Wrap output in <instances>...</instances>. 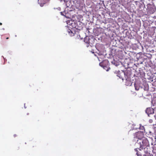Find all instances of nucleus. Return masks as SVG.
Wrapping results in <instances>:
<instances>
[{
	"label": "nucleus",
	"mask_w": 156,
	"mask_h": 156,
	"mask_svg": "<svg viewBox=\"0 0 156 156\" xmlns=\"http://www.w3.org/2000/svg\"><path fill=\"white\" fill-rule=\"evenodd\" d=\"M0 25H2V23H0Z\"/></svg>",
	"instance_id": "nucleus-10"
},
{
	"label": "nucleus",
	"mask_w": 156,
	"mask_h": 156,
	"mask_svg": "<svg viewBox=\"0 0 156 156\" xmlns=\"http://www.w3.org/2000/svg\"><path fill=\"white\" fill-rule=\"evenodd\" d=\"M9 38V37H7L6 38V39H8Z\"/></svg>",
	"instance_id": "nucleus-11"
},
{
	"label": "nucleus",
	"mask_w": 156,
	"mask_h": 156,
	"mask_svg": "<svg viewBox=\"0 0 156 156\" xmlns=\"http://www.w3.org/2000/svg\"><path fill=\"white\" fill-rule=\"evenodd\" d=\"M28 114H29V113H28L27 114V115H28Z\"/></svg>",
	"instance_id": "nucleus-14"
},
{
	"label": "nucleus",
	"mask_w": 156,
	"mask_h": 156,
	"mask_svg": "<svg viewBox=\"0 0 156 156\" xmlns=\"http://www.w3.org/2000/svg\"><path fill=\"white\" fill-rule=\"evenodd\" d=\"M135 89L136 90H139V88L138 87L136 86L135 85Z\"/></svg>",
	"instance_id": "nucleus-6"
},
{
	"label": "nucleus",
	"mask_w": 156,
	"mask_h": 156,
	"mask_svg": "<svg viewBox=\"0 0 156 156\" xmlns=\"http://www.w3.org/2000/svg\"><path fill=\"white\" fill-rule=\"evenodd\" d=\"M84 42L87 44H89L90 43L89 37H85L84 39Z\"/></svg>",
	"instance_id": "nucleus-4"
},
{
	"label": "nucleus",
	"mask_w": 156,
	"mask_h": 156,
	"mask_svg": "<svg viewBox=\"0 0 156 156\" xmlns=\"http://www.w3.org/2000/svg\"><path fill=\"white\" fill-rule=\"evenodd\" d=\"M154 112V110L151 108H148L146 110V112L149 116V115L153 114Z\"/></svg>",
	"instance_id": "nucleus-2"
},
{
	"label": "nucleus",
	"mask_w": 156,
	"mask_h": 156,
	"mask_svg": "<svg viewBox=\"0 0 156 156\" xmlns=\"http://www.w3.org/2000/svg\"><path fill=\"white\" fill-rule=\"evenodd\" d=\"M139 133H137V135H138V134H139Z\"/></svg>",
	"instance_id": "nucleus-13"
},
{
	"label": "nucleus",
	"mask_w": 156,
	"mask_h": 156,
	"mask_svg": "<svg viewBox=\"0 0 156 156\" xmlns=\"http://www.w3.org/2000/svg\"><path fill=\"white\" fill-rule=\"evenodd\" d=\"M102 64L103 65V67L104 69H105L107 71L109 70V69H110V67H107V66H105L104 65V62L103 63H100V65L101 66Z\"/></svg>",
	"instance_id": "nucleus-3"
},
{
	"label": "nucleus",
	"mask_w": 156,
	"mask_h": 156,
	"mask_svg": "<svg viewBox=\"0 0 156 156\" xmlns=\"http://www.w3.org/2000/svg\"><path fill=\"white\" fill-rule=\"evenodd\" d=\"M156 29V27H152L151 28V31H152L153 34H154L155 32V31Z\"/></svg>",
	"instance_id": "nucleus-5"
},
{
	"label": "nucleus",
	"mask_w": 156,
	"mask_h": 156,
	"mask_svg": "<svg viewBox=\"0 0 156 156\" xmlns=\"http://www.w3.org/2000/svg\"><path fill=\"white\" fill-rule=\"evenodd\" d=\"M143 156H146V155H145H145H143Z\"/></svg>",
	"instance_id": "nucleus-12"
},
{
	"label": "nucleus",
	"mask_w": 156,
	"mask_h": 156,
	"mask_svg": "<svg viewBox=\"0 0 156 156\" xmlns=\"http://www.w3.org/2000/svg\"><path fill=\"white\" fill-rule=\"evenodd\" d=\"M140 143V147L141 148H145L149 144L148 141L147 139H143L142 141V144Z\"/></svg>",
	"instance_id": "nucleus-1"
},
{
	"label": "nucleus",
	"mask_w": 156,
	"mask_h": 156,
	"mask_svg": "<svg viewBox=\"0 0 156 156\" xmlns=\"http://www.w3.org/2000/svg\"><path fill=\"white\" fill-rule=\"evenodd\" d=\"M68 32H69V33H70V32H71L72 33V32L71 30H69V31Z\"/></svg>",
	"instance_id": "nucleus-7"
},
{
	"label": "nucleus",
	"mask_w": 156,
	"mask_h": 156,
	"mask_svg": "<svg viewBox=\"0 0 156 156\" xmlns=\"http://www.w3.org/2000/svg\"><path fill=\"white\" fill-rule=\"evenodd\" d=\"M154 117L155 118V119L156 120V115H154Z\"/></svg>",
	"instance_id": "nucleus-9"
},
{
	"label": "nucleus",
	"mask_w": 156,
	"mask_h": 156,
	"mask_svg": "<svg viewBox=\"0 0 156 156\" xmlns=\"http://www.w3.org/2000/svg\"><path fill=\"white\" fill-rule=\"evenodd\" d=\"M16 136H17V135H16V134L14 135V137H16Z\"/></svg>",
	"instance_id": "nucleus-8"
}]
</instances>
